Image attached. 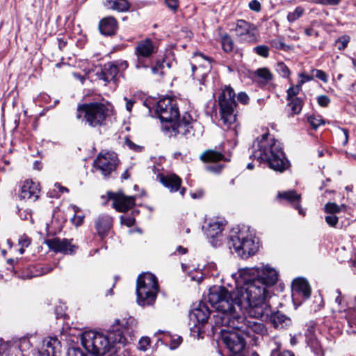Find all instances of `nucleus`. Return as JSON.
<instances>
[{
	"label": "nucleus",
	"mask_w": 356,
	"mask_h": 356,
	"mask_svg": "<svg viewBox=\"0 0 356 356\" xmlns=\"http://www.w3.org/2000/svg\"><path fill=\"white\" fill-rule=\"evenodd\" d=\"M236 277L241 286L232 293L222 286L209 289L208 301L217 310L210 319L214 327H232L247 334H266L267 329L262 323L256 322L237 314L245 310L252 318L268 316L270 306L268 299L271 296V287L278 280V272L269 264L243 268L238 270Z\"/></svg>",
	"instance_id": "f257e3e1"
},
{
	"label": "nucleus",
	"mask_w": 356,
	"mask_h": 356,
	"mask_svg": "<svg viewBox=\"0 0 356 356\" xmlns=\"http://www.w3.org/2000/svg\"><path fill=\"white\" fill-rule=\"evenodd\" d=\"M254 159L265 161L270 168L283 172L289 167V161L282 151L281 143L268 133L257 138L252 145Z\"/></svg>",
	"instance_id": "f03ea898"
},
{
	"label": "nucleus",
	"mask_w": 356,
	"mask_h": 356,
	"mask_svg": "<svg viewBox=\"0 0 356 356\" xmlns=\"http://www.w3.org/2000/svg\"><path fill=\"white\" fill-rule=\"evenodd\" d=\"M113 112V107L108 102L85 103L78 105L76 117L84 120L89 127L96 128L102 126Z\"/></svg>",
	"instance_id": "7ed1b4c3"
},
{
	"label": "nucleus",
	"mask_w": 356,
	"mask_h": 356,
	"mask_svg": "<svg viewBox=\"0 0 356 356\" xmlns=\"http://www.w3.org/2000/svg\"><path fill=\"white\" fill-rule=\"evenodd\" d=\"M235 92L229 86H225L218 97L220 107V115L224 124L228 128L234 125L235 129L236 122V106Z\"/></svg>",
	"instance_id": "20e7f679"
},
{
	"label": "nucleus",
	"mask_w": 356,
	"mask_h": 356,
	"mask_svg": "<svg viewBox=\"0 0 356 356\" xmlns=\"http://www.w3.org/2000/svg\"><path fill=\"white\" fill-rule=\"evenodd\" d=\"M158 284L156 277L152 273L140 275L137 280L136 295L139 305H152L157 296Z\"/></svg>",
	"instance_id": "39448f33"
},
{
	"label": "nucleus",
	"mask_w": 356,
	"mask_h": 356,
	"mask_svg": "<svg viewBox=\"0 0 356 356\" xmlns=\"http://www.w3.org/2000/svg\"><path fill=\"white\" fill-rule=\"evenodd\" d=\"M229 248L241 258L246 259L254 254L258 245L251 234L245 229H242L232 234L229 240Z\"/></svg>",
	"instance_id": "423d86ee"
},
{
	"label": "nucleus",
	"mask_w": 356,
	"mask_h": 356,
	"mask_svg": "<svg viewBox=\"0 0 356 356\" xmlns=\"http://www.w3.org/2000/svg\"><path fill=\"white\" fill-rule=\"evenodd\" d=\"M227 327V329L222 330V332H223L222 339L231 353H238L243 351L245 345V336L254 341L257 339V335H264L255 332L249 335L232 327Z\"/></svg>",
	"instance_id": "0eeeda50"
},
{
	"label": "nucleus",
	"mask_w": 356,
	"mask_h": 356,
	"mask_svg": "<svg viewBox=\"0 0 356 356\" xmlns=\"http://www.w3.org/2000/svg\"><path fill=\"white\" fill-rule=\"evenodd\" d=\"M156 113L161 122L170 124L179 118V110L175 101L165 97L160 99L156 106Z\"/></svg>",
	"instance_id": "6e6552de"
},
{
	"label": "nucleus",
	"mask_w": 356,
	"mask_h": 356,
	"mask_svg": "<svg viewBox=\"0 0 356 356\" xmlns=\"http://www.w3.org/2000/svg\"><path fill=\"white\" fill-rule=\"evenodd\" d=\"M209 315L210 311L209 307L205 303L202 302L190 312V323L193 325L191 331L194 333L197 332L198 337L200 336L202 332V327L208 322Z\"/></svg>",
	"instance_id": "1a4fd4ad"
},
{
	"label": "nucleus",
	"mask_w": 356,
	"mask_h": 356,
	"mask_svg": "<svg viewBox=\"0 0 356 356\" xmlns=\"http://www.w3.org/2000/svg\"><path fill=\"white\" fill-rule=\"evenodd\" d=\"M118 163L119 161L115 152H101L94 161V166L100 170L104 176H108L116 169Z\"/></svg>",
	"instance_id": "9d476101"
},
{
	"label": "nucleus",
	"mask_w": 356,
	"mask_h": 356,
	"mask_svg": "<svg viewBox=\"0 0 356 356\" xmlns=\"http://www.w3.org/2000/svg\"><path fill=\"white\" fill-rule=\"evenodd\" d=\"M211 60L201 53H195L191 60L193 76L204 83L207 74L211 69Z\"/></svg>",
	"instance_id": "9b49d317"
},
{
	"label": "nucleus",
	"mask_w": 356,
	"mask_h": 356,
	"mask_svg": "<svg viewBox=\"0 0 356 356\" xmlns=\"http://www.w3.org/2000/svg\"><path fill=\"white\" fill-rule=\"evenodd\" d=\"M238 39L245 43L257 42L259 33L256 26L245 20H238L234 29Z\"/></svg>",
	"instance_id": "f8f14e48"
},
{
	"label": "nucleus",
	"mask_w": 356,
	"mask_h": 356,
	"mask_svg": "<svg viewBox=\"0 0 356 356\" xmlns=\"http://www.w3.org/2000/svg\"><path fill=\"white\" fill-rule=\"evenodd\" d=\"M225 228V222L218 218L211 219L205 228L207 237L213 247L220 246L223 241L222 231Z\"/></svg>",
	"instance_id": "ddd939ff"
},
{
	"label": "nucleus",
	"mask_w": 356,
	"mask_h": 356,
	"mask_svg": "<svg viewBox=\"0 0 356 356\" xmlns=\"http://www.w3.org/2000/svg\"><path fill=\"white\" fill-rule=\"evenodd\" d=\"M193 122L191 115L186 113L183 115L181 120H175L169 125H164L163 129L169 131L172 136H176L177 134L186 135L190 133Z\"/></svg>",
	"instance_id": "4468645a"
},
{
	"label": "nucleus",
	"mask_w": 356,
	"mask_h": 356,
	"mask_svg": "<svg viewBox=\"0 0 356 356\" xmlns=\"http://www.w3.org/2000/svg\"><path fill=\"white\" fill-rule=\"evenodd\" d=\"M157 50V42L150 38H145L137 42L135 54L138 61H140L143 58H149Z\"/></svg>",
	"instance_id": "2eb2a0df"
},
{
	"label": "nucleus",
	"mask_w": 356,
	"mask_h": 356,
	"mask_svg": "<svg viewBox=\"0 0 356 356\" xmlns=\"http://www.w3.org/2000/svg\"><path fill=\"white\" fill-rule=\"evenodd\" d=\"M108 197L113 200V207L118 211L125 212L135 204L134 196H127L122 193H107Z\"/></svg>",
	"instance_id": "dca6fc26"
},
{
	"label": "nucleus",
	"mask_w": 356,
	"mask_h": 356,
	"mask_svg": "<svg viewBox=\"0 0 356 356\" xmlns=\"http://www.w3.org/2000/svg\"><path fill=\"white\" fill-rule=\"evenodd\" d=\"M200 157L204 162L210 163V164L207 166V170L208 171L218 173L224 168L223 165L216 163L225 160V156L219 152L215 150H207L205 151Z\"/></svg>",
	"instance_id": "f3484780"
},
{
	"label": "nucleus",
	"mask_w": 356,
	"mask_h": 356,
	"mask_svg": "<svg viewBox=\"0 0 356 356\" xmlns=\"http://www.w3.org/2000/svg\"><path fill=\"white\" fill-rule=\"evenodd\" d=\"M40 193V187L39 183L32 179H27L22 184L19 196L21 199L35 201L38 199Z\"/></svg>",
	"instance_id": "a211bd4d"
},
{
	"label": "nucleus",
	"mask_w": 356,
	"mask_h": 356,
	"mask_svg": "<svg viewBox=\"0 0 356 356\" xmlns=\"http://www.w3.org/2000/svg\"><path fill=\"white\" fill-rule=\"evenodd\" d=\"M157 179L170 192H176L180 189V194L184 196L186 192L185 188H180L181 185V179L175 174H169L164 175L158 174Z\"/></svg>",
	"instance_id": "6ab92c4d"
},
{
	"label": "nucleus",
	"mask_w": 356,
	"mask_h": 356,
	"mask_svg": "<svg viewBox=\"0 0 356 356\" xmlns=\"http://www.w3.org/2000/svg\"><path fill=\"white\" fill-rule=\"evenodd\" d=\"M47 246L55 252L63 254H72L75 252L76 247L71 244V242L66 238H54L45 241Z\"/></svg>",
	"instance_id": "aec40b11"
},
{
	"label": "nucleus",
	"mask_w": 356,
	"mask_h": 356,
	"mask_svg": "<svg viewBox=\"0 0 356 356\" xmlns=\"http://www.w3.org/2000/svg\"><path fill=\"white\" fill-rule=\"evenodd\" d=\"M291 291L293 300L299 296L308 298L311 295V289L309 283L303 278H296L293 281Z\"/></svg>",
	"instance_id": "412c9836"
},
{
	"label": "nucleus",
	"mask_w": 356,
	"mask_h": 356,
	"mask_svg": "<svg viewBox=\"0 0 356 356\" xmlns=\"http://www.w3.org/2000/svg\"><path fill=\"white\" fill-rule=\"evenodd\" d=\"M118 73V67L112 63H108L104 65V68L100 72H97V76L99 79L104 81L106 83L113 80Z\"/></svg>",
	"instance_id": "4be33fe9"
},
{
	"label": "nucleus",
	"mask_w": 356,
	"mask_h": 356,
	"mask_svg": "<svg viewBox=\"0 0 356 356\" xmlns=\"http://www.w3.org/2000/svg\"><path fill=\"white\" fill-rule=\"evenodd\" d=\"M118 29V23L113 17L102 19L99 24V29L102 34L105 35H114Z\"/></svg>",
	"instance_id": "5701e85b"
},
{
	"label": "nucleus",
	"mask_w": 356,
	"mask_h": 356,
	"mask_svg": "<svg viewBox=\"0 0 356 356\" xmlns=\"http://www.w3.org/2000/svg\"><path fill=\"white\" fill-rule=\"evenodd\" d=\"M60 348V342L56 337H47L43 341V351L47 356H56Z\"/></svg>",
	"instance_id": "b1692460"
},
{
	"label": "nucleus",
	"mask_w": 356,
	"mask_h": 356,
	"mask_svg": "<svg viewBox=\"0 0 356 356\" xmlns=\"http://www.w3.org/2000/svg\"><path fill=\"white\" fill-rule=\"evenodd\" d=\"M277 196L280 198L286 200L291 204H293L294 208L298 210L300 214L305 215V212L300 207V195L298 194L295 191H289L280 193H278Z\"/></svg>",
	"instance_id": "393cba45"
},
{
	"label": "nucleus",
	"mask_w": 356,
	"mask_h": 356,
	"mask_svg": "<svg viewBox=\"0 0 356 356\" xmlns=\"http://www.w3.org/2000/svg\"><path fill=\"white\" fill-rule=\"evenodd\" d=\"M113 219L108 215H101L95 222L96 229L99 235L104 236L112 226Z\"/></svg>",
	"instance_id": "a878e982"
},
{
	"label": "nucleus",
	"mask_w": 356,
	"mask_h": 356,
	"mask_svg": "<svg viewBox=\"0 0 356 356\" xmlns=\"http://www.w3.org/2000/svg\"><path fill=\"white\" fill-rule=\"evenodd\" d=\"M270 320L275 328H284L291 324V318L280 312L273 313Z\"/></svg>",
	"instance_id": "bb28decb"
},
{
	"label": "nucleus",
	"mask_w": 356,
	"mask_h": 356,
	"mask_svg": "<svg viewBox=\"0 0 356 356\" xmlns=\"http://www.w3.org/2000/svg\"><path fill=\"white\" fill-rule=\"evenodd\" d=\"M105 6L118 12H125L129 9L130 3L127 0H106Z\"/></svg>",
	"instance_id": "cd10ccee"
},
{
	"label": "nucleus",
	"mask_w": 356,
	"mask_h": 356,
	"mask_svg": "<svg viewBox=\"0 0 356 356\" xmlns=\"http://www.w3.org/2000/svg\"><path fill=\"white\" fill-rule=\"evenodd\" d=\"M287 101L288 106L293 114H299L301 112L303 105V101L301 98L297 97Z\"/></svg>",
	"instance_id": "c85d7f7f"
},
{
	"label": "nucleus",
	"mask_w": 356,
	"mask_h": 356,
	"mask_svg": "<svg viewBox=\"0 0 356 356\" xmlns=\"http://www.w3.org/2000/svg\"><path fill=\"white\" fill-rule=\"evenodd\" d=\"M346 209L344 204L338 205L334 202H327L325 205V211L328 214L335 215Z\"/></svg>",
	"instance_id": "c756f323"
},
{
	"label": "nucleus",
	"mask_w": 356,
	"mask_h": 356,
	"mask_svg": "<svg viewBox=\"0 0 356 356\" xmlns=\"http://www.w3.org/2000/svg\"><path fill=\"white\" fill-rule=\"evenodd\" d=\"M305 13L303 8L298 6L292 12H289L287 15V20L290 23H293L301 17Z\"/></svg>",
	"instance_id": "7c9ffc66"
},
{
	"label": "nucleus",
	"mask_w": 356,
	"mask_h": 356,
	"mask_svg": "<svg viewBox=\"0 0 356 356\" xmlns=\"http://www.w3.org/2000/svg\"><path fill=\"white\" fill-rule=\"evenodd\" d=\"M302 90V86L298 83L296 85H291L287 90L286 100L297 98V95Z\"/></svg>",
	"instance_id": "2f4dec72"
},
{
	"label": "nucleus",
	"mask_w": 356,
	"mask_h": 356,
	"mask_svg": "<svg viewBox=\"0 0 356 356\" xmlns=\"http://www.w3.org/2000/svg\"><path fill=\"white\" fill-rule=\"evenodd\" d=\"M307 120L310 125L315 129L325 124V121L320 115H310L308 117Z\"/></svg>",
	"instance_id": "473e14b6"
},
{
	"label": "nucleus",
	"mask_w": 356,
	"mask_h": 356,
	"mask_svg": "<svg viewBox=\"0 0 356 356\" xmlns=\"http://www.w3.org/2000/svg\"><path fill=\"white\" fill-rule=\"evenodd\" d=\"M222 47L224 51L226 52H230L232 51L234 43L229 35H225L222 38Z\"/></svg>",
	"instance_id": "72a5a7b5"
},
{
	"label": "nucleus",
	"mask_w": 356,
	"mask_h": 356,
	"mask_svg": "<svg viewBox=\"0 0 356 356\" xmlns=\"http://www.w3.org/2000/svg\"><path fill=\"white\" fill-rule=\"evenodd\" d=\"M165 61L163 60L162 61L158 60L156 63V65L152 67V72L154 74L163 75L164 74L163 69L165 67Z\"/></svg>",
	"instance_id": "f704fd0d"
},
{
	"label": "nucleus",
	"mask_w": 356,
	"mask_h": 356,
	"mask_svg": "<svg viewBox=\"0 0 356 356\" xmlns=\"http://www.w3.org/2000/svg\"><path fill=\"white\" fill-rule=\"evenodd\" d=\"M277 72L283 77L287 78L290 75V70L283 63H278L276 67Z\"/></svg>",
	"instance_id": "c9c22d12"
},
{
	"label": "nucleus",
	"mask_w": 356,
	"mask_h": 356,
	"mask_svg": "<svg viewBox=\"0 0 356 356\" xmlns=\"http://www.w3.org/2000/svg\"><path fill=\"white\" fill-rule=\"evenodd\" d=\"M254 51L259 56L267 58L269 55V48L266 45H259L254 48Z\"/></svg>",
	"instance_id": "e433bc0d"
},
{
	"label": "nucleus",
	"mask_w": 356,
	"mask_h": 356,
	"mask_svg": "<svg viewBox=\"0 0 356 356\" xmlns=\"http://www.w3.org/2000/svg\"><path fill=\"white\" fill-rule=\"evenodd\" d=\"M350 41V37L348 35H343L341 37H340L337 41H336V43L338 44V49L339 50H343L344 49L348 42Z\"/></svg>",
	"instance_id": "4c0bfd02"
},
{
	"label": "nucleus",
	"mask_w": 356,
	"mask_h": 356,
	"mask_svg": "<svg viewBox=\"0 0 356 356\" xmlns=\"http://www.w3.org/2000/svg\"><path fill=\"white\" fill-rule=\"evenodd\" d=\"M311 72H312V74H313L314 77L315 76V77L318 78V79L321 80L324 83L327 82V81H328L327 76L325 74V72H324L323 71H322L321 70L313 69V70H312Z\"/></svg>",
	"instance_id": "58836bf2"
},
{
	"label": "nucleus",
	"mask_w": 356,
	"mask_h": 356,
	"mask_svg": "<svg viewBox=\"0 0 356 356\" xmlns=\"http://www.w3.org/2000/svg\"><path fill=\"white\" fill-rule=\"evenodd\" d=\"M346 249L345 248H342L340 250H339L338 257L341 258V261H344L347 260L348 261H351L353 266L356 265V252L355 254V257H345L343 254L345 253Z\"/></svg>",
	"instance_id": "ea45409f"
},
{
	"label": "nucleus",
	"mask_w": 356,
	"mask_h": 356,
	"mask_svg": "<svg viewBox=\"0 0 356 356\" xmlns=\"http://www.w3.org/2000/svg\"><path fill=\"white\" fill-rule=\"evenodd\" d=\"M150 345V339L147 337H142L138 342V349L142 351L147 350Z\"/></svg>",
	"instance_id": "a19ab883"
},
{
	"label": "nucleus",
	"mask_w": 356,
	"mask_h": 356,
	"mask_svg": "<svg viewBox=\"0 0 356 356\" xmlns=\"http://www.w3.org/2000/svg\"><path fill=\"white\" fill-rule=\"evenodd\" d=\"M257 75L264 79V80L266 81H268V80H270L271 78H272V74L270 72V71L266 69V68H261V69H259L257 71Z\"/></svg>",
	"instance_id": "79ce46f5"
},
{
	"label": "nucleus",
	"mask_w": 356,
	"mask_h": 356,
	"mask_svg": "<svg viewBox=\"0 0 356 356\" xmlns=\"http://www.w3.org/2000/svg\"><path fill=\"white\" fill-rule=\"evenodd\" d=\"M298 76L300 77V80L298 81V83L302 86V85L308 81H312L314 79V75L312 74L311 75L307 74L305 72L299 74Z\"/></svg>",
	"instance_id": "37998d69"
},
{
	"label": "nucleus",
	"mask_w": 356,
	"mask_h": 356,
	"mask_svg": "<svg viewBox=\"0 0 356 356\" xmlns=\"http://www.w3.org/2000/svg\"><path fill=\"white\" fill-rule=\"evenodd\" d=\"M325 220L330 227H335L339 220L338 217L333 214L326 216Z\"/></svg>",
	"instance_id": "c03bdc74"
},
{
	"label": "nucleus",
	"mask_w": 356,
	"mask_h": 356,
	"mask_svg": "<svg viewBox=\"0 0 356 356\" xmlns=\"http://www.w3.org/2000/svg\"><path fill=\"white\" fill-rule=\"evenodd\" d=\"M314 3L321 5L337 6L341 0H313Z\"/></svg>",
	"instance_id": "a18cd8bd"
},
{
	"label": "nucleus",
	"mask_w": 356,
	"mask_h": 356,
	"mask_svg": "<svg viewBox=\"0 0 356 356\" xmlns=\"http://www.w3.org/2000/svg\"><path fill=\"white\" fill-rule=\"evenodd\" d=\"M52 269H53L52 268H49L47 269L45 271H42V273H33V272H31L30 273H23L22 277L23 279H30L33 277L39 276L40 275L50 272Z\"/></svg>",
	"instance_id": "49530a36"
},
{
	"label": "nucleus",
	"mask_w": 356,
	"mask_h": 356,
	"mask_svg": "<svg viewBox=\"0 0 356 356\" xmlns=\"http://www.w3.org/2000/svg\"><path fill=\"white\" fill-rule=\"evenodd\" d=\"M317 102L321 106L325 107L330 104V99L326 95H321L318 97Z\"/></svg>",
	"instance_id": "de8ad7c7"
},
{
	"label": "nucleus",
	"mask_w": 356,
	"mask_h": 356,
	"mask_svg": "<svg viewBox=\"0 0 356 356\" xmlns=\"http://www.w3.org/2000/svg\"><path fill=\"white\" fill-rule=\"evenodd\" d=\"M238 100L243 104H247L249 102V97L248 95L243 92H241L238 94L237 96Z\"/></svg>",
	"instance_id": "09e8293b"
},
{
	"label": "nucleus",
	"mask_w": 356,
	"mask_h": 356,
	"mask_svg": "<svg viewBox=\"0 0 356 356\" xmlns=\"http://www.w3.org/2000/svg\"><path fill=\"white\" fill-rule=\"evenodd\" d=\"M270 44L272 47L276 49H284L286 45L282 42V40L279 39H274L270 41Z\"/></svg>",
	"instance_id": "8fccbe9b"
},
{
	"label": "nucleus",
	"mask_w": 356,
	"mask_h": 356,
	"mask_svg": "<svg viewBox=\"0 0 356 356\" xmlns=\"http://www.w3.org/2000/svg\"><path fill=\"white\" fill-rule=\"evenodd\" d=\"M189 277L192 280L196 281L197 282L200 283L202 280V273L200 271H195L193 273H191L189 275Z\"/></svg>",
	"instance_id": "3c124183"
},
{
	"label": "nucleus",
	"mask_w": 356,
	"mask_h": 356,
	"mask_svg": "<svg viewBox=\"0 0 356 356\" xmlns=\"http://www.w3.org/2000/svg\"><path fill=\"white\" fill-rule=\"evenodd\" d=\"M165 2L168 7L173 11H176L178 8L177 0H165Z\"/></svg>",
	"instance_id": "603ef678"
},
{
	"label": "nucleus",
	"mask_w": 356,
	"mask_h": 356,
	"mask_svg": "<svg viewBox=\"0 0 356 356\" xmlns=\"http://www.w3.org/2000/svg\"><path fill=\"white\" fill-rule=\"evenodd\" d=\"M249 7L252 10L259 11L261 10V4L257 0H252L249 3Z\"/></svg>",
	"instance_id": "864d4df0"
},
{
	"label": "nucleus",
	"mask_w": 356,
	"mask_h": 356,
	"mask_svg": "<svg viewBox=\"0 0 356 356\" xmlns=\"http://www.w3.org/2000/svg\"><path fill=\"white\" fill-rule=\"evenodd\" d=\"M19 243L22 247L26 248L30 245L31 239L27 236L24 235V236H21L20 238L19 239Z\"/></svg>",
	"instance_id": "5fc2aeb1"
},
{
	"label": "nucleus",
	"mask_w": 356,
	"mask_h": 356,
	"mask_svg": "<svg viewBox=\"0 0 356 356\" xmlns=\"http://www.w3.org/2000/svg\"><path fill=\"white\" fill-rule=\"evenodd\" d=\"M72 223L76 226H79L83 223V216H76L74 215L73 218L72 219Z\"/></svg>",
	"instance_id": "6e6d98bb"
},
{
	"label": "nucleus",
	"mask_w": 356,
	"mask_h": 356,
	"mask_svg": "<svg viewBox=\"0 0 356 356\" xmlns=\"http://www.w3.org/2000/svg\"><path fill=\"white\" fill-rule=\"evenodd\" d=\"M128 329H133L136 325V321L133 317H129L124 325Z\"/></svg>",
	"instance_id": "4d7b16f0"
},
{
	"label": "nucleus",
	"mask_w": 356,
	"mask_h": 356,
	"mask_svg": "<svg viewBox=\"0 0 356 356\" xmlns=\"http://www.w3.org/2000/svg\"><path fill=\"white\" fill-rule=\"evenodd\" d=\"M181 341L180 337H177L175 339H173L170 343V348L175 349L181 343Z\"/></svg>",
	"instance_id": "13d9d810"
},
{
	"label": "nucleus",
	"mask_w": 356,
	"mask_h": 356,
	"mask_svg": "<svg viewBox=\"0 0 356 356\" xmlns=\"http://www.w3.org/2000/svg\"><path fill=\"white\" fill-rule=\"evenodd\" d=\"M124 100L126 102V109L129 112H131L133 108V106L135 103L134 100L129 99L127 97H124Z\"/></svg>",
	"instance_id": "bf43d9fd"
},
{
	"label": "nucleus",
	"mask_w": 356,
	"mask_h": 356,
	"mask_svg": "<svg viewBox=\"0 0 356 356\" xmlns=\"http://www.w3.org/2000/svg\"><path fill=\"white\" fill-rule=\"evenodd\" d=\"M339 130L340 131H341L343 135L344 140L343 141V144L345 145L348 143V137H349L348 131V129H344V128H339Z\"/></svg>",
	"instance_id": "052dcab7"
},
{
	"label": "nucleus",
	"mask_w": 356,
	"mask_h": 356,
	"mask_svg": "<svg viewBox=\"0 0 356 356\" xmlns=\"http://www.w3.org/2000/svg\"><path fill=\"white\" fill-rule=\"evenodd\" d=\"M271 356H294L293 354L290 351H284L279 354H277L276 350H273L271 353Z\"/></svg>",
	"instance_id": "680f3d73"
},
{
	"label": "nucleus",
	"mask_w": 356,
	"mask_h": 356,
	"mask_svg": "<svg viewBox=\"0 0 356 356\" xmlns=\"http://www.w3.org/2000/svg\"><path fill=\"white\" fill-rule=\"evenodd\" d=\"M124 224H125L128 227H131L132 226L134 222H135V220L134 218L132 217H128V218H126L124 221H123Z\"/></svg>",
	"instance_id": "e2e57ef3"
},
{
	"label": "nucleus",
	"mask_w": 356,
	"mask_h": 356,
	"mask_svg": "<svg viewBox=\"0 0 356 356\" xmlns=\"http://www.w3.org/2000/svg\"><path fill=\"white\" fill-rule=\"evenodd\" d=\"M54 186L56 188L58 189L60 193L68 192V189L67 188L61 186L58 183L55 184Z\"/></svg>",
	"instance_id": "0e129e2a"
},
{
	"label": "nucleus",
	"mask_w": 356,
	"mask_h": 356,
	"mask_svg": "<svg viewBox=\"0 0 356 356\" xmlns=\"http://www.w3.org/2000/svg\"><path fill=\"white\" fill-rule=\"evenodd\" d=\"M187 252V250L185 248H183L181 246H179L177 248L175 253H177L178 254H184Z\"/></svg>",
	"instance_id": "69168bd1"
},
{
	"label": "nucleus",
	"mask_w": 356,
	"mask_h": 356,
	"mask_svg": "<svg viewBox=\"0 0 356 356\" xmlns=\"http://www.w3.org/2000/svg\"><path fill=\"white\" fill-rule=\"evenodd\" d=\"M335 293L337 295L336 298H335V302L338 304V305H340L341 304V293L339 290H337L335 291Z\"/></svg>",
	"instance_id": "338daca9"
},
{
	"label": "nucleus",
	"mask_w": 356,
	"mask_h": 356,
	"mask_svg": "<svg viewBox=\"0 0 356 356\" xmlns=\"http://www.w3.org/2000/svg\"><path fill=\"white\" fill-rule=\"evenodd\" d=\"M305 33L307 35H312L314 33V30L312 29H306Z\"/></svg>",
	"instance_id": "774afa93"
}]
</instances>
